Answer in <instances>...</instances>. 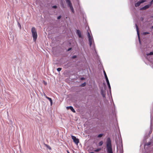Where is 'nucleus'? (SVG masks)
Returning <instances> with one entry per match:
<instances>
[{"instance_id": "15", "label": "nucleus", "mask_w": 153, "mask_h": 153, "mask_svg": "<svg viewBox=\"0 0 153 153\" xmlns=\"http://www.w3.org/2000/svg\"><path fill=\"white\" fill-rule=\"evenodd\" d=\"M70 8V10H71V11L73 13H74V8L73 7L72 5L70 7H69Z\"/></svg>"}, {"instance_id": "34", "label": "nucleus", "mask_w": 153, "mask_h": 153, "mask_svg": "<svg viewBox=\"0 0 153 153\" xmlns=\"http://www.w3.org/2000/svg\"><path fill=\"white\" fill-rule=\"evenodd\" d=\"M18 24H19V26L20 28H21V26L20 24L19 23H18Z\"/></svg>"}, {"instance_id": "17", "label": "nucleus", "mask_w": 153, "mask_h": 153, "mask_svg": "<svg viewBox=\"0 0 153 153\" xmlns=\"http://www.w3.org/2000/svg\"><path fill=\"white\" fill-rule=\"evenodd\" d=\"M103 142L102 141H100L98 143V145L99 146H101L103 144Z\"/></svg>"}, {"instance_id": "22", "label": "nucleus", "mask_w": 153, "mask_h": 153, "mask_svg": "<svg viewBox=\"0 0 153 153\" xmlns=\"http://www.w3.org/2000/svg\"><path fill=\"white\" fill-rule=\"evenodd\" d=\"M61 70H62V68H59L57 69V71L59 72Z\"/></svg>"}, {"instance_id": "6", "label": "nucleus", "mask_w": 153, "mask_h": 153, "mask_svg": "<svg viewBox=\"0 0 153 153\" xmlns=\"http://www.w3.org/2000/svg\"><path fill=\"white\" fill-rule=\"evenodd\" d=\"M135 27H136V30L137 31V33L138 37L139 40V42L140 43V44L141 42H140V35H139V28H138V26L136 24H135Z\"/></svg>"}, {"instance_id": "2", "label": "nucleus", "mask_w": 153, "mask_h": 153, "mask_svg": "<svg viewBox=\"0 0 153 153\" xmlns=\"http://www.w3.org/2000/svg\"><path fill=\"white\" fill-rule=\"evenodd\" d=\"M87 35L88 38V41L90 47H91V45L93 44L92 49L95 51L96 52L94 43L93 37L91 36L89 32H87Z\"/></svg>"}, {"instance_id": "27", "label": "nucleus", "mask_w": 153, "mask_h": 153, "mask_svg": "<svg viewBox=\"0 0 153 153\" xmlns=\"http://www.w3.org/2000/svg\"><path fill=\"white\" fill-rule=\"evenodd\" d=\"M76 58V55L73 56H72V57H71V58L73 59Z\"/></svg>"}, {"instance_id": "28", "label": "nucleus", "mask_w": 153, "mask_h": 153, "mask_svg": "<svg viewBox=\"0 0 153 153\" xmlns=\"http://www.w3.org/2000/svg\"><path fill=\"white\" fill-rule=\"evenodd\" d=\"M61 18V16H58L57 18V19H60V18Z\"/></svg>"}, {"instance_id": "33", "label": "nucleus", "mask_w": 153, "mask_h": 153, "mask_svg": "<svg viewBox=\"0 0 153 153\" xmlns=\"http://www.w3.org/2000/svg\"><path fill=\"white\" fill-rule=\"evenodd\" d=\"M18 24H19V26L20 28H21V26L20 24L19 23H18Z\"/></svg>"}, {"instance_id": "14", "label": "nucleus", "mask_w": 153, "mask_h": 153, "mask_svg": "<svg viewBox=\"0 0 153 153\" xmlns=\"http://www.w3.org/2000/svg\"><path fill=\"white\" fill-rule=\"evenodd\" d=\"M151 143V142H149L148 143H146L144 144V147H145L146 146H149L150 145Z\"/></svg>"}, {"instance_id": "29", "label": "nucleus", "mask_w": 153, "mask_h": 153, "mask_svg": "<svg viewBox=\"0 0 153 153\" xmlns=\"http://www.w3.org/2000/svg\"><path fill=\"white\" fill-rule=\"evenodd\" d=\"M85 79V78L84 77H81L80 78V80H84Z\"/></svg>"}, {"instance_id": "7", "label": "nucleus", "mask_w": 153, "mask_h": 153, "mask_svg": "<svg viewBox=\"0 0 153 153\" xmlns=\"http://www.w3.org/2000/svg\"><path fill=\"white\" fill-rule=\"evenodd\" d=\"M150 5H148L147 4V5H145L144 7L141 8L140 9V10H145L148 8H149L150 7Z\"/></svg>"}, {"instance_id": "32", "label": "nucleus", "mask_w": 153, "mask_h": 153, "mask_svg": "<svg viewBox=\"0 0 153 153\" xmlns=\"http://www.w3.org/2000/svg\"><path fill=\"white\" fill-rule=\"evenodd\" d=\"M62 7L63 8H64V4L63 3L62 4Z\"/></svg>"}, {"instance_id": "37", "label": "nucleus", "mask_w": 153, "mask_h": 153, "mask_svg": "<svg viewBox=\"0 0 153 153\" xmlns=\"http://www.w3.org/2000/svg\"><path fill=\"white\" fill-rule=\"evenodd\" d=\"M44 84H45V85H46L47 84V83L46 82H45V83H44Z\"/></svg>"}, {"instance_id": "23", "label": "nucleus", "mask_w": 153, "mask_h": 153, "mask_svg": "<svg viewBox=\"0 0 153 153\" xmlns=\"http://www.w3.org/2000/svg\"><path fill=\"white\" fill-rule=\"evenodd\" d=\"M49 149L51 150V147L48 145H45Z\"/></svg>"}, {"instance_id": "1", "label": "nucleus", "mask_w": 153, "mask_h": 153, "mask_svg": "<svg viewBox=\"0 0 153 153\" xmlns=\"http://www.w3.org/2000/svg\"><path fill=\"white\" fill-rule=\"evenodd\" d=\"M106 143V147L108 153H113L110 138L108 137L107 138Z\"/></svg>"}, {"instance_id": "11", "label": "nucleus", "mask_w": 153, "mask_h": 153, "mask_svg": "<svg viewBox=\"0 0 153 153\" xmlns=\"http://www.w3.org/2000/svg\"><path fill=\"white\" fill-rule=\"evenodd\" d=\"M76 33L78 35L79 38L82 37L81 33L79 30H76Z\"/></svg>"}, {"instance_id": "13", "label": "nucleus", "mask_w": 153, "mask_h": 153, "mask_svg": "<svg viewBox=\"0 0 153 153\" xmlns=\"http://www.w3.org/2000/svg\"><path fill=\"white\" fill-rule=\"evenodd\" d=\"M121 148H120V153H123V145H122V142L121 143Z\"/></svg>"}, {"instance_id": "30", "label": "nucleus", "mask_w": 153, "mask_h": 153, "mask_svg": "<svg viewBox=\"0 0 153 153\" xmlns=\"http://www.w3.org/2000/svg\"><path fill=\"white\" fill-rule=\"evenodd\" d=\"M152 2H151V1L149 3V4H148V5H150V7L151 6L152 4Z\"/></svg>"}, {"instance_id": "21", "label": "nucleus", "mask_w": 153, "mask_h": 153, "mask_svg": "<svg viewBox=\"0 0 153 153\" xmlns=\"http://www.w3.org/2000/svg\"><path fill=\"white\" fill-rule=\"evenodd\" d=\"M103 134H99L98 136H97V137L99 138H100L101 137H102V136L103 135Z\"/></svg>"}, {"instance_id": "18", "label": "nucleus", "mask_w": 153, "mask_h": 153, "mask_svg": "<svg viewBox=\"0 0 153 153\" xmlns=\"http://www.w3.org/2000/svg\"><path fill=\"white\" fill-rule=\"evenodd\" d=\"M146 56H148L149 55H153V52H151L149 53H148L147 54H146Z\"/></svg>"}, {"instance_id": "26", "label": "nucleus", "mask_w": 153, "mask_h": 153, "mask_svg": "<svg viewBox=\"0 0 153 153\" xmlns=\"http://www.w3.org/2000/svg\"><path fill=\"white\" fill-rule=\"evenodd\" d=\"M52 7L53 8H54V9H56L57 8V7L56 6V5H54V6H53Z\"/></svg>"}, {"instance_id": "20", "label": "nucleus", "mask_w": 153, "mask_h": 153, "mask_svg": "<svg viewBox=\"0 0 153 153\" xmlns=\"http://www.w3.org/2000/svg\"><path fill=\"white\" fill-rule=\"evenodd\" d=\"M86 85V83L85 82L83 83H82L80 86H81V87H84Z\"/></svg>"}, {"instance_id": "19", "label": "nucleus", "mask_w": 153, "mask_h": 153, "mask_svg": "<svg viewBox=\"0 0 153 153\" xmlns=\"http://www.w3.org/2000/svg\"><path fill=\"white\" fill-rule=\"evenodd\" d=\"M101 150L100 148H98L94 150L95 152H98Z\"/></svg>"}, {"instance_id": "24", "label": "nucleus", "mask_w": 153, "mask_h": 153, "mask_svg": "<svg viewBox=\"0 0 153 153\" xmlns=\"http://www.w3.org/2000/svg\"><path fill=\"white\" fill-rule=\"evenodd\" d=\"M101 94L102 95V97H105V94H104L103 93V92H102V90H101Z\"/></svg>"}, {"instance_id": "31", "label": "nucleus", "mask_w": 153, "mask_h": 153, "mask_svg": "<svg viewBox=\"0 0 153 153\" xmlns=\"http://www.w3.org/2000/svg\"><path fill=\"white\" fill-rule=\"evenodd\" d=\"M71 48H69L67 50V51H70L71 50Z\"/></svg>"}, {"instance_id": "3", "label": "nucleus", "mask_w": 153, "mask_h": 153, "mask_svg": "<svg viewBox=\"0 0 153 153\" xmlns=\"http://www.w3.org/2000/svg\"><path fill=\"white\" fill-rule=\"evenodd\" d=\"M31 32L33 41H35L37 37V34L36 30L34 27H32L31 29Z\"/></svg>"}, {"instance_id": "8", "label": "nucleus", "mask_w": 153, "mask_h": 153, "mask_svg": "<svg viewBox=\"0 0 153 153\" xmlns=\"http://www.w3.org/2000/svg\"><path fill=\"white\" fill-rule=\"evenodd\" d=\"M67 109H70L73 112L75 113L76 112L75 111L73 108V107L72 106H67L66 107Z\"/></svg>"}, {"instance_id": "10", "label": "nucleus", "mask_w": 153, "mask_h": 153, "mask_svg": "<svg viewBox=\"0 0 153 153\" xmlns=\"http://www.w3.org/2000/svg\"><path fill=\"white\" fill-rule=\"evenodd\" d=\"M65 0L66 3L67 4L68 7H69L71 6L72 5V4H71L70 0Z\"/></svg>"}, {"instance_id": "12", "label": "nucleus", "mask_w": 153, "mask_h": 153, "mask_svg": "<svg viewBox=\"0 0 153 153\" xmlns=\"http://www.w3.org/2000/svg\"><path fill=\"white\" fill-rule=\"evenodd\" d=\"M45 97L48 100L50 101V103H51V105L52 104V99L49 97H48L47 96H46Z\"/></svg>"}, {"instance_id": "9", "label": "nucleus", "mask_w": 153, "mask_h": 153, "mask_svg": "<svg viewBox=\"0 0 153 153\" xmlns=\"http://www.w3.org/2000/svg\"><path fill=\"white\" fill-rule=\"evenodd\" d=\"M106 81L107 83V84L108 86V88H109V91L110 92H111V86H110V83L109 82L108 79H106Z\"/></svg>"}, {"instance_id": "39", "label": "nucleus", "mask_w": 153, "mask_h": 153, "mask_svg": "<svg viewBox=\"0 0 153 153\" xmlns=\"http://www.w3.org/2000/svg\"><path fill=\"white\" fill-rule=\"evenodd\" d=\"M152 28L153 29V25L152 26Z\"/></svg>"}, {"instance_id": "41", "label": "nucleus", "mask_w": 153, "mask_h": 153, "mask_svg": "<svg viewBox=\"0 0 153 153\" xmlns=\"http://www.w3.org/2000/svg\"><path fill=\"white\" fill-rule=\"evenodd\" d=\"M151 124H152V122H151Z\"/></svg>"}, {"instance_id": "4", "label": "nucleus", "mask_w": 153, "mask_h": 153, "mask_svg": "<svg viewBox=\"0 0 153 153\" xmlns=\"http://www.w3.org/2000/svg\"><path fill=\"white\" fill-rule=\"evenodd\" d=\"M71 138L73 140V141L75 144L77 145L79 142V139L76 138V137L74 136H71Z\"/></svg>"}, {"instance_id": "35", "label": "nucleus", "mask_w": 153, "mask_h": 153, "mask_svg": "<svg viewBox=\"0 0 153 153\" xmlns=\"http://www.w3.org/2000/svg\"><path fill=\"white\" fill-rule=\"evenodd\" d=\"M67 152L68 153H70V152L68 151H67Z\"/></svg>"}, {"instance_id": "40", "label": "nucleus", "mask_w": 153, "mask_h": 153, "mask_svg": "<svg viewBox=\"0 0 153 153\" xmlns=\"http://www.w3.org/2000/svg\"><path fill=\"white\" fill-rule=\"evenodd\" d=\"M152 17L153 18V16H152Z\"/></svg>"}, {"instance_id": "16", "label": "nucleus", "mask_w": 153, "mask_h": 153, "mask_svg": "<svg viewBox=\"0 0 153 153\" xmlns=\"http://www.w3.org/2000/svg\"><path fill=\"white\" fill-rule=\"evenodd\" d=\"M103 73H104V74L105 79H108V78L107 77V75L106 74V73L104 70L103 71Z\"/></svg>"}, {"instance_id": "38", "label": "nucleus", "mask_w": 153, "mask_h": 153, "mask_svg": "<svg viewBox=\"0 0 153 153\" xmlns=\"http://www.w3.org/2000/svg\"><path fill=\"white\" fill-rule=\"evenodd\" d=\"M90 153H94L93 152H91Z\"/></svg>"}, {"instance_id": "5", "label": "nucleus", "mask_w": 153, "mask_h": 153, "mask_svg": "<svg viewBox=\"0 0 153 153\" xmlns=\"http://www.w3.org/2000/svg\"><path fill=\"white\" fill-rule=\"evenodd\" d=\"M146 1L145 0H141L139 1L135 4V6L136 7L139 6L141 4L143 3Z\"/></svg>"}, {"instance_id": "36", "label": "nucleus", "mask_w": 153, "mask_h": 153, "mask_svg": "<svg viewBox=\"0 0 153 153\" xmlns=\"http://www.w3.org/2000/svg\"><path fill=\"white\" fill-rule=\"evenodd\" d=\"M151 1V2L153 3V0H152V1Z\"/></svg>"}, {"instance_id": "25", "label": "nucleus", "mask_w": 153, "mask_h": 153, "mask_svg": "<svg viewBox=\"0 0 153 153\" xmlns=\"http://www.w3.org/2000/svg\"><path fill=\"white\" fill-rule=\"evenodd\" d=\"M149 32H146L143 33V34L144 35H147L149 34Z\"/></svg>"}]
</instances>
